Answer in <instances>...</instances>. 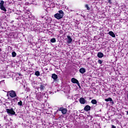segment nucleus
Returning <instances> with one entry per match:
<instances>
[{"instance_id":"nucleus-25","label":"nucleus","mask_w":128,"mask_h":128,"mask_svg":"<svg viewBox=\"0 0 128 128\" xmlns=\"http://www.w3.org/2000/svg\"><path fill=\"white\" fill-rule=\"evenodd\" d=\"M112 128H116V127L114 125H112Z\"/></svg>"},{"instance_id":"nucleus-19","label":"nucleus","mask_w":128,"mask_h":128,"mask_svg":"<svg viewBox=\"0 0 128 128\" xmlns=\"http://www.w3.org/2000/svg\"><path fill=\"white\" fill-rule=\"evenodd\" d=\"M56 42V38H52L50 40V42H52V44Z\"/></svg>"},{"instance_id":"nucleus-17","label":"nucleus","mask_w":128,"mask_h":128,"mask_svg":"<svg viewBox=\"0 0 128 128\" xmlns=\"http://www.w3.org/2000/svg\"><path fill=\"white\" fill-rule=\"evenodd\" d=\"M85 8H86L87 10H90V6H88V4H86Z\"/></svg>"},{"instance_id":"nucleus-3","label":"nucleus","mask_w":128,"mask_h":128,"mask_svg":"<svg viewBox=\"0 0 128 128\" xmlns=\"http://www.w3.org/2000/svg\"><path fill=\"white\" fill-rule=\"evenodd\" d=\"M6 112L8 114H12V116L16 114V112L14 110V108H11L10 109H6Z\"/></svg>"},{"instance_id":"nucleus-20","label":"nucleus","mask_w":128,"mask_h":128,"mask_svg":"<svg viewBox=\"0 0 128 128\" xmlns=\"http://www.w3.org/2000/svg\"><path fill=\"white\" fill-rule=\"evenodd\" d=\"M35 76H40V72L39 71H36L34 74Z\"/></svg>"},{"instance_id":"nucleus-12","label":"nucleus","mask_w":128,"mask_h":128,"mask_svg":"<svg viewBox=\"0 0 128 128\" xmlns=\"http://www.w3.org/2000/svg\"><path fill=\"white\" fill-rule=\"evenodd\" d=\"M52 78L54 80H58V75L56 74H52Z\"/></svg>"},{"instance_id":"nucleus-10","label":"nucleus","mask_w":128,"mask_h":128,"mask_svg":"<svg viewBox=\"0 0 128 128\" xmlns=\"http://www.w3.org/2000/svg\"><path fill=\"white\" fill-rule=\"evenodd\" d=\"M67 38H68V41H67L68 44H70L72 42V39L70 36H68Z\"/></svg>"},{"instance_id":"nucleus-23","label":"nucleus","mask_w":128,"mask_h":128,"mask_svg":"<svg viewBox=\"0 0 128 128\" xmlns=\"http://www.w3.org/2000/svg\"><path fill=\"white\" fill-rule=\"evenodd\" d=\"M98 62L99 64H102V61L100 60H98Z\"/></svg>"},{"instance_id":"nucleus-11","label":"nucleus","mask_w":128,"mask_h":128,"mask_svg":"<svg viewBox=\"0 0 128 128\" xmlns=\"http://www.w3.org/2000/svg\"><path fill=\"white\" fill-rule=\"evenodd\" d=\"M97 56L99 58H104V54L102 52H99L98 53Z\"/></svg>"},{"instance_id":"nucleus-21","label":"nucleus","mask_w":128,"mask_h":128,"mask_svg":"<svg viewBox=\"0 0 128 128\" xmlns=\"http://www.w3.org/2000/svg\"><path fill=\"white\" fill-rule=\"evenodd\" d=\"M18 106H22V100H20L19 102H18Z\"/></svg>"},{"instance_id":"nucleus-14","label":"nucleus","mask_w":128,"mask_h":128,"mask_svg":"<svg viewBox=\"0 0 128 128\" xmlns=\"http://www.w3.org/2000/svg\"><path fill=\"white\" fill-rule=\"evenodd\" d=\"M80 74H84L86 72V68H82L80 69Z\"/></svg>"},{"instance_id":"nucleus-1","label":"nucleus","mask_w":128,"mask_h":128,"mask_svg":"<svg viewBox=\"0 0 128 128\" xmlns=\"http://www.w3.org/2000/svg\"><path fill=\"white\" fill-rule=\"evenodd\" d=\"M58 12V13H56L54 15V18H56V20H61V18H64V11H62V10H60Z\"/></svg>"},{"instance_id":"nucleus-18","label":"nucleus","mask_w":128,"mask_h":128,"mask_svg":"<svg viewBox=\"0 0 128 128\" xmlns=\"http://www.w3.org/2000/svg\"><path fill=\"white\" fill-rule=\"evenodd\" d=\"M12 58H16V52H12Z\"/></svg>"},{"instance_id":"nucleus-28","label":"nucleus","mask_w":128,"mask_h":128,"mask_svg":"<svg viewBox=\"0 0 128 128\" xmlns=\"http://www.w3.org/2000/svg\"><path fill=\"white\" fill-rule=\"evenodd\" d=\"M19 76H20V74H19Z\"/></svg>"},{"instance_id":"nucleus-24","label":"nucleus","mask_w":128,"mask_h":128,"mask_svg":"<svg viewBox=\"0 0 128 128\" xmlns=\"http://www.w3.org/2000/svg\"><path fill=\"white\" fill-rule=\"evenodd\" d=\"M108 0V3L110 4H112V1L111 0Z\"/></svg>"},{"instance_id":"nucleus-16","label":"nucleus","mask_w":128,"mask_h":128,"mask_svg":"<svg viewBox=\"0 0 128 128\" xmlns=\"http://www.w3.org/2000/svg\"><path fill=\"white\" fill-rule=\"evenodd\" d=\"M105 102H112V99L111 98L105 99Z\"/></svg>"},{"instance_id":"nucleus-26","label":"nucleus","mask_w":128,"mask_h":128,"mask_svg":"<svg viewBox=\"0 0 128 128\" xmlns=\"http://www.w3.org/2000/svg\"><path fill=\"white\" fill-rule=\"evenodd\" d=\"M126 114L128 115V111L126 112Z\"/></svg>"},{"instance_id":"nucleus-27","label":"nucleus","mask_w":128,"mask_h":128,"mask_svg":"<svg viewBox=\"0 0 128 128\" xmlns=\"http://www.w3.org/2000/svg\"><path fill=\"white\" fill-rule=\"evenodd\" d=\"M46 70H48V68H47V69H46Z\"/></svg>"},{"instance_id":"nucleus-8","label":"nucleus","mask_w":128,"mask_h":128,"mask_svg":"<svg viewBox=\"0 0 128 128\" xmlns=\"http://www.w3.org/2000/svg\"><path fill=\"white\" fill-rule=\"evenodd\" d=\"M80 102L81 104H86V100H84V98L82 97L80 99Z\"/></svg>"},{"instance_id":"nucleus-9","label":"nucleus","mask_w":128,"mask_h":128,"mask_svg":"<svg viewBox=\"0 0 128 128\" xmlns=\"http://www.w3.org/2000/svg\"><path fill=\"white\" fill-rule=\"evenodd\" d=\"M90 106L89 105H86L84 108V110H85L86 112H88V110H90Z\"/></svg>"},{"instance_id":"nucleus-22","label":"nucleus","mask_w":128,"mask_h":128,"mask_svg":"<svg viewBox=\"0 0 128 128\" xmlns=\"http://www.w3.org/2000/svg\"><path fill=\"white\" fill-rule=\"evenodd\" d=\"M13 102H18V97H16L14 98L13 100H12Z\"/></svg>"},{"instance_id":"nucleus-4","label":"nucleus","mask_w":128,"mask_h":128,"mask_svg":"<svg viewBox=\"0 0 128 128\" xmlns=\"http://www.w3.org/2000/svg\"><path fill=\"white\" fill-rule=\"evenodd\" d=\"M4 0H1L0 2V8L1 10H4V12H6V7L4 6Z\"/></svg>"},{"instance_id":"nucleus-13","label":"nucleus","mask_w":128,"mask_h":128,"mask_svg":"<svg viewBox=\"0 0 128 128\" xmlns=\"http://www.w3.org/2000/svg\"><path fill=\"white\" fill-rule=\"evenodd\" d=\"M108 34H110V36H112V38H116V34H114V33L112 31L109 32Z\"/></svg>"},{"instance_id":"nucleus-2","label":"nucleus","mask_w":128,"mask_h":128,"mask_svg":"<svg viewBox=\"0 0 128 128\" xmlns=\"http://www.w3.org/2000/svg\"><path fill=\"white\" fill-rule=\"evenodd\" d=\"M8 94L10 98H16V93L14 90H12L9 91Z\"/></svg>"},{"instance_id":"nucleus-15","label":"nucleus","mask_w":128,"mask_h":128,"mask_svg":"<svg viewBox=\"0 0 128 128\" xmlns=\"http://www.w3.org/2000/svg\"><path fill=\"white\" fill-rule=\"evenodd\" d=\"M91 104L96 105L98 104V101L96 99H93L91 100Z\"/></svg>"},{"instance_id":"nucleus-5","label":"nucleus","mask_w":128,"mask_h":128,"mask_svg":"<svg viewBox=\"0 0 128 128\" xmlns=\"http://www.w3.org/2000/svg\"><path fill=\"white\" fill-rule=\"evenodd\" d=\"M71 82L72 84H76L79 86V88H80V82H78V80H76V78H72L71 79Z\"/></svg>"},{"instance_id":"nucleus-7","label":"nucleus","mask_w":128,"mask_h":128,"mask_svg":"<svg viewBox=\"0 0 128 128\" xmlns=\"http://www.w3.org/2000/svg\"><path fill=\"white\" fill-rule=\"evenodd\" d=\"M40 88L41 92L42 90H46V86H44V84H42V83H40Z\"/></svg>"},{"instance_id":"nucleus-6","label":"nucleus","mask_w":128,"mask_h":128,"mask_svg":"<svg viewBox=\"0 0 128 128\" xmlns=\"http://www.w3.org/2000/svg\"><path fill=\"white\" fill-rule=\"evenodd\" d=\"M59 110L62 112V114H66L67 110L66 108H60Z\"/></svg>"}]
</instances>
